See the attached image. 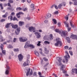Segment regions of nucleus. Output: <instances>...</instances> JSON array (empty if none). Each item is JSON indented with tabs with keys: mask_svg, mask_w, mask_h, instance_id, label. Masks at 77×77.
<instances>
[{
	"mask_svg": "<svg viewBox=\"0 0 77 77\" xmlns=\"http://www.w3.org/2000/svg\"><path fill=\"white\" fill-rule=\"evenodd\" d=\"M59 63L60 64L57 63V65H58V66H60V65L61 66L60 70H62V71L63 73V74H65V73H66V72L63 69L64 65L62 64L61 62H60Z\"/></svg>",
	"mask_w": 77,
	"mask_h": 77,
	"instance_id": "1",
	"label": "nucleus"
},
{
	"mask_svg": "<svg viewBox=\"0 0 77 77\" xmlns=\"http://www.w3.org/2000/svg\"><path fill=\"white\" fill-rule=\"evenodd\" d=\"M19 40L20 42H26L27 41V38L26 37H23V38L20 37L19 38Z\"/></svg>",
	"mask_w": 77,
	"mask_h": 77,
	"instance_id": "2",
	"label": "nucleus"
},
{
	"mask_svg": "<svg viewBox=\"0 0 77 77\" xmlns=\"http://www.w3.org/2000/svg\"><path fill=\"white\" fill-rule=\"evenodd\" d=\"M6 70L5 71V74L6 75H8L9 74V69H10V68L8 65H6Z\"/></svg>",
	"mask_w": 77,
	"mask_h": 77,
	"instance_id": "3",
	"label": "nucleus"
},
{
	"mask_svg": "<svg viewBox=\"0 0 77 77\" xmlns=\"http://www.w3.org/2000/svg\"><path fill=\"white\" fill-rule=\"evenodd\" d=\"M20 28H18L15 31V34L16 35H18L20 34Z\"/></svg>",
	"mask_w": 77,
	"mask_h": 77,
	"instance_id": "4",
	"label": "nucleus"
},
{
	"mask_svg": "<svg viewBox=\"0 0 77 77\" xmlns=\"http://www.w3.org/2000/svg\"><path fill=\"white\" fill-rule=\"evenodd\" d=\"M64 23L65 25L66 26V27L68 29V31L69 32V31L71 30V28H69V23H67L66 22H64Z\"/></svg>",
	"mask_w": 77,
	"mask_h": 77,
	"instance_id": "5",
	"label": "nucleus"
},
{
	"mask_svg": "<svg viewBox=\"0 0 77 77\" xmlns=\"http://www.w3.org/2000/svg\"><path fill=\"white\" fill-rule=\"evenodd\" d=\"M29 30L30 31V32H32L33 31V32H35V28L33 27H29Z\"/></svg>",
	"mask_w": 77,
	"mask_h": 77,
	"instance_id": "6",
	"label": "nucleus"
},
{
	"mask_svg": "<svg viewBox=\"0 0 77 77\" xmlns=\"http://www.w3.org/2000/svg\"><path fill=\"white\" fill-rule=\"evenodd\" d=\"M18 57L19 58V60L20 62H21V60L23 59V56L22 54H21L19 55L18 56Z\"/></svg>",
	"mask_w": 77,
	"mask_h": 77,
	"instance_id": "7",
	"label": "nucleus"
},
{
	"mask_svg": "<svg viewBox=\"0 0 77 77\" xmlns=\"http://www.w3.org/2000/svg\"><path fill=\"white\" fill-rule=\"evenodd\" d=\"M60 34H61V36H66V34H67V32H66V31H63L62 33H61H61H60Z\"/></svg>",
	"mask_w": 77,
	"mask_h": 77,
	"instance_id": "8",
	"label": "nucleus"
},
{
	"mask_svg": "<svg viewBox=\"0 0 77 77\" xmlns=\"http://www.w3.org/2000/svg\"><path fill=\"white\" fill-rule=\"evenodd\" d=\"M35 35L37 36V38H40L41 37L40 33L38 32H35Z\"/></svg>",
	"mask_w": 77,
	"mask_h": 77,
	"instance_id": "9",
	"label": "nucleus"
},
{
	"mask_svg": "<svg viewBox=\"0 0 77 77\" xmlns=\"http://www.w3.org/2000/svg\"><path fill=\"white\" fill-rule=\"evenodd\" d=\"M75 72L76 74H77V69H72V74H74V73H75Z\"/></svg>",
	"mask_w": 77,
	"mask_h": 77,
	"instance_id": "10",
	"label": "nucleus"
},
{
	"mask_svg": "<svg viewBox=\"0 0 77 77\" xmlns=\"http://www.w3.org/2000/svg\"><path fill=\"white\" fill-rule=\"evenodd\" d=\"M57 42H59V45H62V42L60 41V38H57L56 39Z\"/></svg>",
	"mask_w": 77,
	"mask_h": 77,
	"instance_id": "11",
	"label": "nucleus"
},
{
	"mask_svg": "<svg viewBox=\"0 0 77 77\" xmlns=\"http://www.w3.org/2000/svg\"><path fill=\"white\" fill-rule=\"evenodd\" d=\"M20 14H23V15L24 13H22V12H20L18 13H17L16 14V15L17 17V18H20Z\"/></svg>",
	"mask_w": 77,
	"mask_h": 77,
	"instance_id": "12",
	"label": "nucleus"
},
{
	"mask_svg": "<svg viewBox=\"0 0 77 77\" xmlns=\"http://www.w3.org/2000/svg\"><path fill=\"white\" fill-rule=\"evenodd\" d=\"M51 16V14H46L45 18L46 19H48L49 18H50Z\"/></svg>",
	"mask_w": 77,
	"mask_h": 77,
	"instance_id": "13",
	"label": "nucleus"
},
{
	"mask_svg": "<svg viewBox=\"0 0 77 77\" xmlns=\"http://www.w3.org/2000/svg\"><path fill=\"white\" fill-rule=\"evenodd\" d=\"M24 24V22L20 21L19 23V25L20 26H23Z\"/></svg>",
	"mask_w": 77,
	"mask_h": 77,
	"instance_id": "14",
	"label": "nucleus"
},
{
	"mask_svg": "<svg viewBox=\"0 0 77 77\" xmlns=\"http://www.w3.org/2000/svg\"><path fill=\"white\" fill-rule=\"evenodd\" d=\"M75 35H74L73 34H72L71 35L70 38L73 39H75Z\"/></svg>",
	"mask_w": 77,
	"mask_h": 77,
	"instance_id": "15",
	"label": "nucleus"
},
{
	"mask_svg": "<svg viewBox=\"0 0 77 77\" xmlns=\"http://www.w3.org/2000/svg\"><path fill=\"white\" fill-rule=\"evenodd\" d=\"M34 53L37 56H39V52H38V51H35L34 52Z\"/></svg>",
	"mask_w": 77,
	"mask_h": 77,
	"instance_id": "16",
	"label": "nucleus"
},
{
	"mask_svg": "<svg viewBox=\"0 0 77 77\" xmlns=\"http://www.w3.org/2000/svg\"><path fill=\"white\" fill-rule=\"evenodd\" d=\"M66 40L67 41V42L69 43H70V42H71L70 38H69V37H67L66 38Z\"/></svg>",
	"mask_w": 77,
	"mask_h": 77,
	"instance_id": "17",
	"label": "nucleus"
},
{
	"mask_svg": "<svg viewBox=\"0 0 77 77\" xmlns=\"http://www.w3.org/2000/svg\"><path fill=\"white\" fill-rule=\"evenodd\" d=\"M64 58L65 59L66 62H68V57H67V55L66 54L65 56H64Z\"/></svg>",
	"mask_w": 77,
	"mask_h": 77,
	"instance_id": "18",
	"label": "nucleus"
},
{
	"mask_svg": "<svg viewBox=\"0 0 77 77\" xmlns=\"http://www.w3.org/2000/svg\"><path fill=\"white\" fill-rule=\"evenodd\" d=\"M12 28L14 29H17V27H18V25H13L12 26Z\"/></svg>",
	"mask_w": 77,
	"mask_h": 77,
	"instance_id": "19",
	"label": "nucleus"
},
{
	"mask_svg": "<svg viewBox=\"0 0 77 77\" xmlns=\"http://www.w3.org/2000/svg\"><path fill=\"white\" fill-rule=\"evenodd\" d=\"M11 24L10 23H7L5 26L6 28H9L10 27V25Z\"/></svg>",
	"mask_w": 77,
	"mask_h": 77,
	"instance_id": "20",
	"label": "nucleus"
},
{
	"mask_svg": "<svg viewBox=\"0 0 77 77\" xmlns=\"http://www.w3.org/2000/svg\"><path fill=\"white\" fill-rule=\"evenodd\" d=\"M29 47H30L31 48H35V46L31 44L29 45Z\"/></svg>",
	"mask_w": 77,
	"mask_h": 77,
	"instance_id": "21",
	"label": "nucleus"
},
{
	"mask_svg": "<svg viewBox=\"0 0 77 77\" xmlns=\"http://www.w3.org/2000/svg\"><path fill=\"white\" fill-rule=\"evenodd\" d=\"M8 13H6L5 14L3 15L2 17H3V18H6L7 16H8Z\"/></svg>",
	"mask_w": 77,
	"mask_h": 77,
	"instance_id": "22",
	"label": "nucleus"
},
{
	"mask_svg": "<svg viewBox=\"0 0 77 77\" xmlns=\"http://www.w3.org/2000/svg\"><path fill=\"white\" fill-rule=\"evenodd\" d=\"M55 32H57V33H59L60 34L61 33V32L59 30V29H56L55 30Z\"/></svg>",
	"mask_w": 77,
	"mask_h": 77,
	"instance_id": "23",
	"label": "nucleus"
},
{
	"mask_svg": "<svg viewBox=\"0 0 77 77\" xmlns=\"http://www.w3.org/2000/svg\"><path fill=\"white\" fill-rule=\"evenodd\" d=\"M27 65H28V64H27L26 62H25L23 63V67H24L26 66H27Z\"/></svg>",
	"mask_w": 77,
	"mask_h": 77,
	"instance_id": "24",
	"label": "nucleus"
},
{
	"mask_svg": "<svg viewBox=\"0 0 77 77\" xmlns=\"http://www.w3.org/2000/svg\"><path fill=\"white\" fill-rule=\"evenodd\" d=\"M73 2H74V5H77V0H72Z\"/></svg>",
	"mask_w": 77,
	"mask_h": 77,
	"instance_id": "25",
	"label": "nucleus"
},
{
	"mask_svg": "<svg viewBox=\"0 0 77 77\" xmlns=\"http://www.w3.org/2000/svg\"><path fill=\"white\" fill-rule=\"evenodd\" d=\"M44 44H50V42L46 41L44 42Z\"/></svg>",
	"mask_w": 77,
	"mask_h": 77,
	"instance_id": "26",
	"label": "nucleus"
},
{
	"mask_svg": "<svg viewBox=\"0 0 77 77\" xmlns=\"http://www.w3.org/2000/svg\"><path fill=\"white\" fill-rule=\"evenodd\" d=\"M30 6L31 8H32L33 10L35 9V8H34V4H31V5H30Z\"/></svg>",
	"mask_w": 77,
	"mask_h": 77,
	"instance_id": "27",
	"label": "nucleus"
},
{
	"mask_svg": "<svg viewBox=\"0 0 77 77\" xmlns=\"http://www.w3.org/2000/svg\"><path fill=\"white\" fill-rule=\"evenodd\" d=\"M30 68H29L28 69V71H27V73H26V75L27 76H28L29 75V72H30Z\"/></svg>",
	"mask_w": 77,
	"mask_h": 77,
	"instance_id": "28",
	"label": "nucleus"
},
{
	"mask_svg": "<svg viewBox=\"0 0 77 77\" xmlns=\"http://www.w3.org/2000/svg\"><path fill=\"white\" fill-rule=\"evenodd\" d=\"M52 21L54 22L55 24H56L57 23V21H56V19H54L52 20Z\"/></svg>",
	"mask_w": 77,
	"mask_h": 77,
	"instance_id": "29",
	"label": "nucleus"
},
{
	"mask_svg": "<svg viewBox=\"0 0 77 77\" xmlns=\"http://www.w3.org/2000/svg\"><path fill=\"white\" fill-rule=\"evenodd\" d=\"M62 3L58 5V8L59 9H60L61 8H62Z\"/></svg>",
	"mask_w": 77,
	"mask_h": 77,
	"instance_id": "30",
	"label": "nucleus"
},
{
	"mask_svg": "<svg viewBox=\"0 0 77 77\" xmlns=\"http://www.w3.org/2000/svg\"><path fill=\"white\" fill-rule=\"evenodd\" d=\"M8 19H10L11 21H12V19H13V17L12 16H11L8 17Z\"/></svg>",
	"mask_w": 77,
	"mask_h": 77,
	"instance_id": "31",
	"label": "nucleus"
},
{
	"mask_svg": "<svg viewBox=\"0 0 77 77\" xmlns=\"http://www.w3.org/2000/svg\"><path fill=\"white\" fill-rule=\"evenodd\" d=\"M22 8L20 7L17 8H16V10L18 11H21Z\"/></svg>",
	"mask_w": 77,
	"mask_h": 77,
	"instance_id": "32",
	"label": "nucleus"
},
{
	"mask_svg": "<svg viewBox=\"0 0 77 77\" xmlns=\"http://www.w3.org/2000/svg\"><path fill=\"white\" fill-rule=\"evenodd\" d=\"M8 48H13V47L11 45H9L8 46Z\"/></svg>",
	"mask_w": 77,
	"mask_h": 77,
	"instance_id": "33",
	"label": "nucleus"
},
{
	"mask_svg": "<svg viewBox=\"0 0 77 77\" xmlns=\"http://www.w3.org/2000/svg\"><path fill=\"white\" fill-rule=\"evenodd\" d=\"M8 38L10 41H12V38L11 36H9Z\"/></svg>",
	"mask_w": 77,
	"mask_h": 77,
	"instance_id": "34",
	"label": "nucleus"
},
{
	"mask_svg": "<svg viewBox=\"0 0 77 77\" xmlns=\"http://www.w3.org/2000/svg\"><path fill=\"white\" fill-rule=\"evenodd\" d=\"M50 38L51 39H53V35L52 34H51L49 35Z\"/></svg>",
	"mask_w": 77,
	"mask_h": 77,
	"instance_id": "35",
	"label": "nucleus"
},
{
	"mask_svg": "<svg viewBox=\"0 0 77 77\" xmlns=\"http://www.w3.org/2000/svg\"><path fill=\"white\" fill-rule=\"evenodd\" d=\"M29 44H30V42L27 41L26 42V45H27L29 47Z\"/></svg>",
	"mask_w": 77,
	"mask_h": 77,
	"instance_id": "36",
	"label": "nucleus"
},
{
	"mask_svg": "<svg viewBox=\"0 0 77 77\" xmlns=\"http://www.w3.org/2000/svg\"><path fill=\"white\" fill-rule=\"evenodd\" d=\"M59 44V42H57V43H55V46H58Z\"/></svg>",
	"mask_w": 77,
	"mask_h": 77,
	"instance_id": "37",
	"label": "nucleus"
},
{
	"mask_svg": "<svg viewBox=\"0 0 77 77\" xmlns=\"http://www.w3.org/2000/svg\"><path fill=\"white\" fill-rule=\"evenodd\" d=\"M0 7H1V9H3V4H0Z\"/></svg>",
	"mask_w": 77,
	"mask_h": 77,
	"instance_id": "38",
	"label": "nucleus"
},
{
	"mask_svg": "<svg viewBox=\"0 0 77 77\" xmlns=\"http://www.w3.org/2000/svg\"><path fill=\"white\" fill-rule=\"evenodd\" d=\"M70 25L71 27H72L73 28H74V25L72 24V22H71V21L70 22Z\"/></svg>",
	"mask_w": 77,
	"mask_h": 77,
	"instance_id": "39",
	"label": "nucleus"
},
{
	"mask_svg": "<svg viewBox=\"0 0 77 77\" xmlns=\"http://www.w3.org/2000/svg\"><path fill=\"white\" fill-rule=\"evenodd\" d=\"M58 59H58L57 60L59 62H61V60H62V58L60 57L58 58Z\"/></svg>",
	"mask_w": 77,
	"mask_h": 77,
	"instance_id": "40",
	"label": "nucleus"
},
{
	"mask_svg": "<svg viewBox=\"0 0 77 77\" xmlns=\"http://www.w3.org/2000/svg\"><path fill=\"white\" fill-rule=\"evenodd\" d=\"M54 14L55 15H56L57 14H59V11H56L54 13Z\"/></svg>",
	"mask_w": 77,
	"mask_h": 77,
	"instance_id": "41",
	"label": "nucleus"
},
{
	"mask_svg": "<svg viewBox=\"0 0 77 77\" xmlns=\"http://www.w3.org/2000/svg\"><path fill=\"white\" fill-rule=\"evenodd\" d=\"M41 42L40 41L38 42V44H37V46H41Z\"/></svg>",
	"mask_w": 77,
	"mask_h": 77,
	"instance_id": "42",
	"label": "nucleus"
},
{
	"mask_svg": "<svg viewBox=\"0 0 77 77\" xmlns=\"http://www.w3.org/2000/svg\"><path fill=\"white\" fill-rule=\"evenodd\" d=\"M2 53L3 54H6V51L5 50H2Z\"/></svg>",
	"mask_w": 77,
	"mask_h": 77,
	"instance_id": "43",
	"label": "nucleus"
},
{
	"mask_svg": "<svg viewBox=\"0 0 77 77\" xmlns=\"http://www.w3.org/2000/svg\"><path fill=\"white\" fill-rule=\"evenodd\" d=\"M4 47V46H3V44H1V46H0V48L1 49V50H3V47Z\"/></svg>",
	"mask_w": 77,
	"mask_h": 77,
	"instance_id": "44",
	"label": "nucleus"
},
{
	"mask_svg": "<svg viewBox=\"0 0 77 77\" xmlns=\"http://www.w3.org/2000/svg\"><path fill=\"white\" fill-rule=\"evenodd\" d=\"M26 63L27 64H28V65H29V64L30 63V61H29V60L28 59H27Z\"/></svg>",
	"mask_w": 77,
	"mask_h": 77,
	"instance_id": "45",
	"label": "nucleus"
},
{
	"mask_svg": "<svg viewBox=\"0 0 77 77\" xmlns=\"http://www.w3.org/2000/svg\"><path fill=\"white\" fill-rule=\"evenodd\" d=\"M62 5H64V6H65L66 5V2H63L62 3H61Z\"/></svg>",
	"mask_w": 77,
	"mask_h": 77,
	"instance_id": "46",
	"label": "nucleus"
},
{
	"mask_svg": "<svg viewBox=\"0 0 77 77\" xmlns=\"http://www.w3.org/2000/svg\"><path fill=\"white\" fill-rule=\"evenodd\" d=\"M12 20H13V21H15V20L17 21H18V20L17 18H16L15 17H14L13 19Z\"/></svg>",
	"mask_w": 77,
	"mask_h": 77,
	"instance_id": "47",
	"label": "nucleus"
},
{
	"mask_svg": "<svg viewBox=\"0 0 77 77\" xmlns=\"http://www.w3.org/2000/svg\"><path fill=\"white\" fill-rule=\"evenodd\" d=\"M66 53L67 54V55H68V57H69V58H70V56L69 55V54H68V51H65Z\"/></svg>",
	"mask_w": 77,
	"mask_h": 77,
	"instance_id": "48",
	"label": "nucleus"
},
{
	"mask_svg": "<svg viewBox=\"0 0 77 77\" xmlns=\"http://www.w3.org/2000/svg\"><path fill=\"white\" fill-rule=\"evenodd\" d=\"M43 59V60H44V61H45V62H47V61H48V59L46 58H44Z\"/></svg>",
	"mask_w": 77,
	"mask_h": 77,
	"instance_id": "49",
	"label": "nucleus"
},
{
	"mask_svg": "<svg viewBox=\"0 0 77 77\" xmlns=\"http://www.w3.org/2000/svg\"><path fill=\"white\" fill-rule=\"evenodd\" d=\"M69 53L70 54V55H71V56H72V55L73 54V53L72 52V51H69Z\"/></svg>",
	"mask_w": 77,
	"mask_h": 77,
	"instance_id": "50",
	"label": "nucleus"
},
{
	"mask_svg": "<svg viewBox=\"0 0 77 77\" xmlns=\"http://www.w3.org/2000/svg\"><path fill=\"white\" fill-rule=\"evenodd\" d=\"M23 11H27V8H23Z\"/></svg>",
	"mask_w": 77,
	"mask_h": 77,
	"instance_id": "51",
	"label": "nucleus"
},
{
	"mask_svg": "<svg viewBox=\"0 0 77 77\" xmlns=\"http://www.w3.org/2000/svg\"><path fill=\"white\" fill-rule=\"evenodd\" d=\"M54 7L56 9H58V8H59L58 7H57V5L55 4Z\"/></svg>",
	"mask_w": 77,
	"mask_h": 77,
	"instance_id": "52",
	"label": "nucleus"
},
{
	"mask_svg": "<svg viewBox=\"0 0 77 77\" xmlns=\"http://www.w3.org/2000/svg\"><path fill=\"white\" fill-rule=\"evenodd\" d=\"M8 2L11 3H12L14 2V1L12 0H8Z\"/></svg>",
	"mask_w": 77,
	"mask_h": 77,
	"instance_id": "53",
	"label": "nucleus"
},
{
	"mask_svg": "<svg viewBox=\"0 0 77 77\" xmlns=\"http://www.w3.org/2000/svg\"><path fill=\"white\" fill-rule=\"evenodd\" d=\"M14 51H18L19 50L18 49H14Z\"/></svg>",
	"mask_w": 77,
	"mask_h": 77,
	"instance_id": "54",
	"label": "nucleus"
},
{
	"mask_svg": "<svg viewBox=\"0 0 77 77\" xmlns=\"http://www.w3.org/2000/svg\"><path fill=\"white\" fill-rule=\"evenodd\" d=\"M37 73H36V72H34L33 75H34V76H37Z\"/></svg>",
	"mask_w": 77,
	"mask_h": 77,
	"instance_id": "55",
	"label": "nucleus"
},
{
	"mask_svg": "<svg viewBox=\"0 0 77 77\" xmlns=\"http://www.w3.org/2000/svg\"><path fill=\"white\" fill-rule=\"evenodd\" d=\"M68 48H69V47L68 46H66L65 47V48L66 50H68Z\"/></svg>",
	"mask_w": 77,
	"mask_h": 77,
	"instance_id": "56",
	"label": "nucleus"
},
{
	"mask_svg": "<svg viewBox=\"0 0 77 77\" xmlns=\"http://www.w3.org/2000/svg\"><path fill=\"white\" fill-rule=\"evenodd\" d=\"M0 38H1V39L2 40L1 41H3V37H2V36H1L0 37Z\"/></svg>",
	"mask_w": 77,
	"mask_h": 77,
	"instance_id": "57",
	"label": "nucleus"
},
{
	"mask_svg": "<svg viewBox=\"0 0 77 77\" xmlns=\"http://www.w3.org/2000/svg\"><path fill=\"white\" fill-rule=\"evenodd\" d=\"M27 59H29L30 58V55H27Z\"/></svg>",
	"mask_w": 77,
	"mask_h": 77,
	"instance_id": "58",
	"label": "nucleus"
},
{
	"mask_svg": "<svg viewBox=\"0 0 77 77\" xmlns=\"http://www.w3.org/2000/svg\"><path fill=\"white\" fill-rule=\"evenodd\" d=\"M54 6H55V4L53 5H52V6H51V9H53V8H54Z\"/></svg>",
	"mask_w": 77,
	"mask_h": 77,
	"instance_id": "59",
	"label": "nucleus"
},
{
	"mask_svg": "<svg viewBox=\"0 0 77 77\" xmlns=\"http://www.w3.org/2000/svg\"><path fill=\"white\" fill-rule=\"evenodd\" d=\"M3 21H5V19H2L1 20V23H2V22H3Z\"/></svg>",
	"mask_w": 77,
	"mask_h": 77,
	"instance_id": "60",
	"label": "nucleus"
},
{
	"mask_svg": "<svg viewBox=\"0 0 77 77\" xmlns=\"http://www.w3.org/2000/svg\"><path fill=\"white\" fill-rule=\"evenodd\" d=\"M65 19H66L67 21V20H68V16H66V17H65Z\"/></svg>",
	"mask_w": 77,
	"mask_h": 77,
	"instance_id": "61",
	"label": "nucleus"
},
{
	"mask_svg": "<svg viewBox=\"0 0 77 77\" xmlns=\"http://www.w3.org/2000/svg\"><path fill=\"white\" fill-rule=\"evenodd\" d=\"M17 41V38H14L13 40L14 42H15V41Z\"/></svg>",
	"mask_w": 77,
	"mask_h": 77,
	"instance_id": "62",
	"label": "nucleus"
},
{
	"mask_svg": "<svg viewBox=\"0 0 77 77\" xmlns=\"http://www.w3.org/2000/svg\"><path fill=\"white\" fill-rule=\"evenodd\" d=\"M27 47H28V46H27V45H25L24 46V48H27Z\"/></svg>",
	"mask_w": 77,
	"mask_h": 77,
	"instance_id": "63",
	"label": "nucleus"
},
{
	"mask_svg": "<svg viewBox=\"0 0 77 77\" xmlns=\"http://www.w3.org/2000/svg\"><path fill=\"white\" fill-rule=\"evenodd\" d=\"M48 22V20H46L45 21V23H47Z\"/></svg>",
	"mask_w": 77,
	"mask_h": 77,
	"instance_id": "64",
	"label": "nucleus"
}]
</instances>
